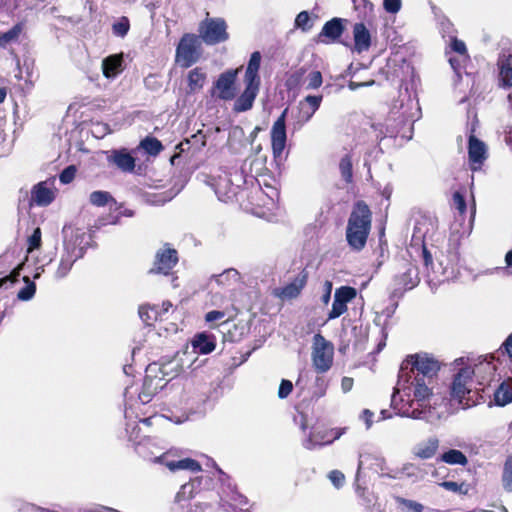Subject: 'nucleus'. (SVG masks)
Instances as JSON below:
<instances>
[{"mask_svg":"<svg viewBox=\"0 0 512 512\" xmlns=\"http://www.w3.org/2000/svg\"><path fill=\"white\" fill-rule=\"evenodd\" d=\"M23 281L25 282V287L18 292L17 297L21 301H28L34 297L36 285L28 276H24Z\"/></svg>","mask_w":512,"mask_h":512,"instance_id":"nucleus-42","label":"nucleus"},{"mask_svg":"<svg viewBox=\"0 0 512 512\" xmlns=\"http://www.w3.org/2000/svg\"><path fill=\"white\" fill-rule=\"evenodd\" d=\"M206 80V73L201 68H194L188 73L187 81L190 92L200 90Z\"/></svg>","mask_w":512,"mask_h":512,"instance_id":"nucleus-34","label":"nucleus"},{"mask_svg":"<svg viewBox=\"0 0 512 512\" xmlns=\"http://www.w3.org/2000/svg\"><path fill=\"white\" fill-rule=\"evenodd\" d=\"M339 170L341 177L346 183L352 182L353 171H352V160L349 155H345L341 158L339 163Z\"/></svg>","mask_w":512,"mask_h":512,"instance_id":"nucleus-44","label":"nucleus"},{"mask_svg":"<svg viewBox=\"0 0 512 512\" xmlns=\"http://www.w3.org/2000/svg\"><path fill=\"white\" fill-rule=\"evenodd\" d=\"M306 72L307 70L305 67H300L291 72L286 79V87L289 90L298 88L301 85Z\"/></svg>","mask_w":512,"mask_h":512,"instance_id":"nucleus-41","label":"nucleus"},{"mask_svg":"<svg viewBox=\"0 0 512 512\" xmlns=\"http://www.w3.org/2000/svg\"><path fill=\"white\" fill-rule=\"evenodd\" d=\"M316 387H317V390L314 392V395L317 398L324 396L326 393V383L323 378H321V377L316 378Z\"/></svg>","mask_w":512,"mask_h":512,"instance_id":"nucleus-62","label":"nucleus"},{"mask_svg":"<svg viewBox=\"0 0 512 512\" xmlns=\"http://www.w3.org/2000/svg\"><path fill=\"white\" fill-rule=\"evenodd\" d=\"M139 317L149 326L155 321L162 320V313L157 306L142 305L139 308Z\"/></svg>","mask_w":512,"mask_h":512,"instance_id":"nucleus-33","label":"nucleus"},{"mask_svg":"<svg viewBox=\"0 0 512 512\" xmlns=\"http://www.w3.org/2000/svg\"><path fill=\"white\" fill-rule=\"evenodd\" d=\"M32 199L39 206L49 205L53 199L54 194L51 189L46 187L45 182L37 184L32 191Z\"/></svg>","mask_w":512,"mask_h":512,"instance_id":"nucleus-30","label":"nucleus"},{"mask_svg":"<svg viewBox=\"0 0 512 512\" xmlns=\"http://www.w3.org/2000/svg\"><path fill=\"white\" fill-rule=\"evenodd\" d=\"M201 56V43L194 34H185L176 48V62L183 68L195 64Z\"/></svg>","mask_w":512,"mask_h":512,"instance_id":"nucleus-6","label":"nucleus"},{"mask_svg":"<svg viewBox=\"0 0 512 512\" xmlns=\"http://www.w3.org/2000/svg\"><path fill=\"white\" fill-rule=\"evenodd\" d=\"M354 46L358 53L367 51L371 45V35L363 23H356L353 27Z\"/></svg>","mask_w":512,"mask_h":512,"instance_id":"nucleus-25","label":"nucleus"},{"mask_svg":"<svg viewBox=\"0 0 512 512\" xmlns=\"http://www.w3.org/2000/svg\"><path fill=\"white\" fill-rule=\"evenodd\" d=\"M239 69H230L219 75L214 83L217 90V97L222 100H232L236 95V79Z\"/></svg>","mask_w":512,"mask_h":512,"instance_id":"nucleus-13","label":"nucleus"},{"mask_svg":"<svg viewBox=\"0 0 512 512\" xmlns=\"http://www.w3.org/2000/svg\"><path fill=\"white\" fill-rule=\"evenodd\" d=\"M199 34L207 45H215L228 39L227 25L222 18H206L199 26Z\"/></svg>","mask_w":512,"mask_h":512,"instance_id":"nucleus-8","label":"nucleus"},{"mask_svg":"<svg viewBox=\"0 0 512 512\" xmlns=\"http://www.w3.org/2000/svg\"><path fill=\"white\" fill-rule=\"evenodd\" d=\"M76 167L74 165L67 166L59 175V180L62 184H69L73 181L76 175Z\"/></svg>","mask_w":512,"mask_h":512,"instance_id":"nucleus-52","label":"nucleus"},{"mask_svg":"<svg viewBox=\"0 0 512 512\" xmlns=\"http://www.w3.org/2000/svg\"><path fill=\"white\" fill-rule=\"evenodd\" d=\"M370 460H374V465L376 466L374 468L375 472L377 473H380L382 476H388V477H391L389 474H385L384 471H385V460L383 458H380V457H374L372 455H369V454H360L359 456V461H358V467H357V473H356V482L359 481V477H360V474H361V470L363 468V465L365 462L367 461H370Z\"/></svg>","mask_w":512,"mask_h":512,"instance_id":"nucleus-31","label":"nucleus"},{"mask_svg":"<svg viewBox=\"0 0 512 512\" xmlns=\"http://www.w3.org/2000/svg\"><path fill=\"white\" fill-rule=\"evenodd\" d=\"M439 447V440L436 437H430L414 446L413 454L420 459H430Z\"/></svg>","mask_w":512,"mask_h":512,"instance_id":"nucleus-29","label":"nucleus"},{"mask_svg":"<svg viewBox=\"0 0 512 512\" xmlns=\"http://www.w3.org/2000/svg\"><path fill=\"white\" fill-rule=\"evenodd\" d=\"M166 465L169 468V470H171V471H176V470L200 471L201 470L200 464L197 461L190 459V458H185V459H181V460H177V461H170Z\"/></svg>","mask_w":512,"mask_h":512,"instance_id":"nucleus-37","label":"nucleus"},{"mask_svg":"<svg viewBox=\"0 0 512 512\" xmlns=\"http://www.w3.org/2000/svg\"><path fill=\"white\" fill-rule=\"evenodd\" d=\"M353 378L344 377L341 381V389L344 393L349 392L353 387Z\"/></svg>","mask_w":512,"mask_h":512,"instance_id":"nucleus-64","label":"nucleus"},{"mask_svg":"<svg viewBox=\"0 0 512 512\" xmlns=\"http://www.w3.org/2000/svg\"><path fill=\"white\" fill-rule=\"evenodd\" d=\"M240 275L236 269L230 268L219 275H215V282L219 286H226L239 281Z\"/></svg>","mask_w":512,"mask_h":512,"instance_id":"nucleus-38","label":"nucleus"},{"mask_svg":"<svg viewBox=\"0 0 512 512\" xmlns=\"http://www.w3.org/2000/svg\"><path fill=\"white\" fill-rule=\"evenodd\" d=\"M107 161L123 172H132L135 168V158L126 149L111 150Z\"/></svg>","mask_w":512,"mask_h":512,"instance_id":"nucleus-22","label":"nucleus"},{"mask_svg":"<svg viewBox=\"0 0 512 512\" xmlns=\"http://www.w3.org/2000/svg\"><path fill=\"white\" fill-rule=\"evenodd\" d=\"M191 344L195 353L206 355L214 351L216 347L215 336L206 332L198 333L194 336Z\"/></svg>","mask_w":512,"mask_h":512,"instance_id":"nucleus-24","label":"nucleus"},{"mask_svg":"<svg viewBox=\"0 0 512 512\" xmlns=\"http://www.w3.org/2000/svg\"><path fill=\"white\" fill-rule=\"evenodd\" d=\"M357 295L355 288L350 286H341L334 293L332 308L328 313L327 320H333L340 317L347 311V303L352 301Z\"/></svg>","mask_w":512,"mask_h":512,"instance_id":"nucleus-12","label":"nucleus"},{"mask_svg":"<svg viewBox=\"0 0 512 512\" xmlns=\"http://www.w3.org/2000/svg\"><path fill=\"white\" fill-rule=\"evenodd\" d=\"M328 478L337 489L341 488L344 485L345 476L339 470H332L329 473Z\"/></svg>","mask_w":512,"mask_h":512,"instance_id":"nucleus-55","label":"nucleus"},{"mask_svg":"<svg viewBox=\"0 0 512 512\" xmlns=\"http://www.w3.org/2000/svg\"><path fill=\"white\" fill-rule=\"evenodd\" d=\"M372 213L368 205L358 201L348 218L346 227V240L354 251H361L366 243L371 230Z\"/></svg>","mask_w":512,"mask_h":512,"instance_id":"nucleus-2","label":"nucleus"},{"mask_svg":"<svg viewBox=\"0 0 512 512\" xmlns=\"http://www.w3.org/2000/svg\"><path fill=\"white\" fill-rule=\"evenodd\" d=\"M293 390V383L290 380L283 379L278 389V397L280 399L287 398Z\"/></svg>","mask_w":512,"mask_h":512,"instance_id":"nucleus-56","label":"nucleus"},{"mask_svg":"<svg viewBox=\"0 0 512 512\" xmlns=\"http://www.w3.org/2000/svg\"><path fill=\"white\" fill-rule=\"evenodd\" d=\"M495 354L480 355L477 357H468L464 367H470L472 378L474 377L479 385L489 383L494 376L496 366L493 364L495 359L500 360V356L505 354L512 359V333L509 334L502 347ZM457 364H464V358L455 361Z\"/></svg>","mask_w":512,"mask_h":512,"instance_id":"nucleus-3","label":"nucleus"},{"mask_svg":"<svg viewBox=\"0 0 512 512\" xmlns=\"http://www.w3.org/2000/svg\"><path fill=\"white\" fill-rule=\"evenodd\" d=\"M140 147L152 156L158 155L164 148L162 143L154 137H146L143 139L140 143Z\"/></svg>","mask_w":512,"mask_h":512,"instance_id":"nucleus-40","label":"nucleus"},{"mask_svg":"<svg viewBox=\"0 0 512 512\" xmlns=\"http://www.w3.org/2000/svg\"><path fill=\"white\" fill-rule=\"evenodd\" d=\"M288 109H284L281 115L273 123L271 128V148L273 157L276 161L282 160V155L286 147L287 133H286V116Z\"/></svg>","mask_w":512,"mask_h":512,"instance_id":"nucleus-9","label":"nucleus"},{"mask_svg":"<svg viewBox=\"0 0 512 512\" xmlns=\"http://www.w3.org/2000/svg\"><path fill=\"white\" fill-rule=\"evenodd\" d=\"M503 483H504V487L508 491L512 490V457L511 456H509L505 462Z\"/></svg>","mask_w":512,"mask_h":512,"instance_id":"nucleus-50","label":"nucleus"},{"mask_svg":"<svg viewBox=\"0 0 512 512\" xmlns=\"http://www.w3.org/2000/svg\"><path fill=\"white\" fill-rule=\"evenodd\" d=\"M185 353H177L173 358L162 361L159 363H151L150 365H156L158 369H155V374L163 377V382H168L169 380L178 376L184 370V363L182 356Z\"/></svg>","mask_w":512,"mask_h":512,"instance_id":"nucleus-17","label":"nucleus"},{"mask_svg":"<svg viewBox=\"0 0 512 512\" xmlns=\"http://www.w3.org/2000/svg\"><path fill=\"white\" fill-rule=\"evenodd\" d=\"M63 233L65 234V240L63 244V252L55 272L56 279H63L66 277L73 264L84 255V248L80 246L82 243V236L76 232L71 235L70 239H67L68 230L66 227H64Z\"/></svg>","mask_w":512,"mask_h":512,"instance_id":"nucleus-4","label":"nucleus"},{"mask_svg":"<svg viewBox=\"0 0 512 512\" xmlns=\"http://www.w3.org/2000/svg\"><path fill=\"white\" fill-rule=\"evenodd\" d=\"M89 201L96 207H103L106 205H116V201L113 196L107 191H93L89 196Z\"/></svg>","mask_w":512,"mask_h":512,"instance_id":"nucleus-36","label":"nucleus"},{"mask_svg":"<svg viewBox=\"0 0 512 512\" xmlns=\"http://www.w3.org/2000/svg\"><path fill=\"white\" fill-rule=\"evenodd\" d=\"M451 48L454 52L465 55L467 53L466 45L462 40L457 39L456 37L452 38Z\"/></svg>","mask_w":512,"mask_h":512,"instance_id":"nucleus-59","label":"nucleus"},{"mask_svg":"<svg viewBox=\"0 0 512 512\" xmlns=\"http://www.w3.org/2000/svg\"><path fill=\"white\" fill-rule=\"evenodd\" d=\"M437 230V221L430 215H419L415 219L412 240L418 244H426V241L432 239Z\"/></svg>","mask_w":512,"mask_h":512,"instance_id":"nucleus-11","label":"nucleus"},{"mask_svg":"<svg viewBox=\"0 0 512 512\" xmlns=\"http://www.w3.org/2000/svg\"><path fill=\"white\" fill-rule=\"evenodd\" d=\"M244 84V91L237 97L234 102L233 110L238 113L248 111L253 107V103L260 89L259 84L249 82H244Z\"/></svg>","mask_w":512,"mask_h":512,"instance_id":"nucleus-20","label":"nucleus"},{"mask_svg":"<svg viewBox=\"0 0 512 512\" xmlns=\"http://www.w3.org/2000/svg\"><path fill=\"white\" fill-rule=\"evenodd\" d=\"M41 246V230L40 228L34 229L33 233L28 238V252L38 249Z\"/></svg>","mask_w":512,"mask_h":512,"instance_id":"nucleus-53","label":"nucleus"},{"mask_svg":"<svg viewBox=\"0 0 512 512\" xmlns=\"http://www.w3.org/2000/svg\"><path fill=\"white\" fill-rule=\"evenodd\" d=\"M488 158L486 144L471 134L468 139V159L470 169L475 172L481 169Z\"/></svg>","mask_w":512,"mask_h":512,"instance_id":"nucleus-14","label":"nucleus"},{"mask_svg":"<svg viewBox=\"0 0 512 512\" xmlns=\"http://www.w3.org/2000/svg\"><path fill=\"white\" fill-rule=\"evenodd\" d=\"M313 26L310 15L307 11H301L295 18V27L308 32Z\"/></svg>","mask_w":512,"mask_h":512,"instance_id":"nucleus-46","label":"nucleus"},{"mask_svg":"<svg viewBox=\"0 0 512 512\" xmlns=\"http://www.w3.org/2000/svg\"><path fill=\"white\" fill-rule=\"evenodd\" d=\"M395 501L402 508L403 512H422L424 509L421 503L401 496L395 497Z\"/></svg>","mask_w":512,"mask_h":512,"instance_id":"nucleus-43","label":"nucleus"},{"mask_svg":"<svg viewBox=\"0 0 512 512\" xmlns=\"http://www.w3.org/2000/svg\"><path fill=\"white\" fill-rule=\"evenodd\" d=\"M307 279V272H300L291 283L282 288L280 296L284 299L296 298L300 294L301 290L305 287Z\"/></svg>","mask_w":512,"mask_h":512,"instance_id":"nucleus-27","label":"nucleus"},{"mask_svg":"<svg viewBox=\"0 0 512 512\" xmlns=\"http://www.w3.org/2000/svg\"><path fill=\"white\" fill-rule=\"evenodd\" d=\"M178 262V253L174 248L165 245L155 256L154 267L151 273H160L167 275Z\"/></svg>","mask_w":512,"mask_h":512,"instance_id":"nucleus-15","label":"nucleus"},{"mask_svg":"<svg viewBox=\"0 0 512 512\" xmlns=\"http://www.w3.org/2000/svg\"><path fill=\"white\" fill-rule=\"evenodd\" d=\"M323 100L322 95H307L298 104L297 122L299 127L309 122L316 111L320 108Z\"/></svg>","mask_w":512,"mask_h":512,"instance_id":"nucleus-18","label":"nucleus"},{"mask_svg":"<svg viewBox=\"0 0 512 512\" xmlns=\"http://www.w3.org/2000/svg\"><path fill=\"white\" fill-rule=\"evenodd\" d=\"M19 276V270H14L9 276L0 278V289L10 288L15 282H17Z\"/></svg>","mask_w":512,"mask_h":512,"instance_id":"nucleus-54","label":"nucleus"},{"mask_svg":"<svg viewBox=\"0 0 512 512\" xmlns=\"http://www.w3.org/2000/svg\"><path fill=\"white\" fill-rule=\"evenodd\" d=\"M103 75L113 79L123 71V56L120 54L110 55L102 61Z\"/></svg>","mask_w":512,"mask_h":512,"instance_id":"nucleus-26","label":"nucleus"},{"mask_svg":"<svg viewBox=\"0 0 512 512\" xmlns=\"http://www.w3.org/2000/svg\"><path fill=\"white\" fill-rule=\"evenodd\" d=\"M224 316H225V313L223 311L212 310V311H209L205 315V320H206V322L211 323V322L223 319Z\"/></svg>","mask_w":512,"mask_h":512,"instance_id":"nucleus-61","label":"nucleus"},{"mask_svg":"<svg viewBox=\"0 0 512 512\" xmlns=\"http://www.w3.org/2000/svg\"><path fill=\"white\" fill-rule=\"evenodd\" d=\"M344 20L342 18H332L327 21L318 35V41L327 43L337 41L344 32Z\"/></svg>","mask_w":512,"mask_h":512,"instance_id":"nucleus-23","label":"nucleus"},{"mask_svg":"<svg viewBox=\"0 0 512 512\" xmlns=\"http://www.w3.org/2000/svg\"><path fill=\"white\" fill-rule=\"evenodd\" d=\"M394 281L397 286L396 290L406 291L413 289L420 281L418 268L412 263H403L401 269L396 274Z\"/></svg>","mask_w":512,"mask_h":512,"instance_id":"nucleus-16","label":"nucleus"},{"mask_svg":"<svg viewBox=\"0 0 512 512\" xmlns=\"http://www.w3.org/2000/svg\"><path fill=\"white\" fill-rule=\"evenodd\" d=\"M156 368L158 369L156 365H148L146 369L142 390L138 395L143 404L149 403L152 397L166 385V382H163V377L155 374Z\"/></svg>","mask_w":512,"mask_h":512,"instance_id":"nucleus-10","label":"nucleus"},{"mask_svg":"<svg viewBox=\"0 0 512 512\" xmlns=\"http://www.w3.org/2000/svg\"><path fill=\"white\" fill-rule=\"evenodd\" d=\"M130 28L129 20L127 17H122L118 22L113 24V33L116 36L124 37Z\"/></svg>","mask_w":512,"mask_h":512,"instance_id":"nucleus-49","label":"nucleus"},{"mask_svg":"<svg viewBox=\"0 0 512 512\" xmlns=\"http://www.w3.org/2000/svg\"><path fill=\"white\" fill-rule=\"evenodd\" d=\"M261 64V54L259 51H255L251 54L250 59L248 61L244 82L259 84L261 83V79L259 76V69Z\"/></svg>","mask_w":512,"mask_h":512,"instance_id":"nucleus-28","label":"nucleus"},{"mask_svg":"<svg viewBox=\"0 0 512 512\" xmlns=\"http://www.w3.org/2000/svg\"><path fill=\"white\" fill-rule=\"evenodd\" d=\"M195 495L193 484L185 483L176 494V501L181 502L191 499Z\"/></svg>","mask_w":512,"mask_h":512,"instance_id":"nucleus-51","label":"nucleus"},{"mask_svg":"<svg viewBox=\"0 0 512 512\" xmlns=\"http://www.w3.org/2000/svg\"><path fill=\"white\" fill-rule=\"evenodd\" d=\"M444 489L448 490V491H451V492H455V493H461L462 492V488L464 486L463 483L459 484L455 481H444L440 484Z\"/></svg>","mask_w":512,"mask_h":512,"instance_id":"nucleus-60","label":"nucleus"},{"mask_svg":"<svg viewBox=\"0 0 512 512\" xmlns=\"http://www.w3.org/2000/svg\"><path fill=\"white\" fill-rule=\"evenodd\" d=\"M24 28L23 23H17L8 31L0 34V46L5 47L7 44L16 41Z\"/></svg>","mask_w":512,"mask_h":512,"instance_id":"nucleus-39","label":"nucleus"},{"mask_svg":"<svg viewBox=\"0 0 512 512\" xmlns=\"http://www.w3.org/2000/svg\"><path fill=\"white\" fill-rule=\"evenodd\" d=\"M190 143L197 145V149H201L206 145V136L203 134L202 131L199 130L197 133L191 136V139H186L185 142H181L179 144V147L183 149L184 145H188Z\"/></svg>","mask_w":512,"mask_h":512,"instance_id":"nucleus-48","label":"nucleus"},{"mask_svg":"<svg viewBox=\"0 0 512 512\" xmlns=\"http://www.w3.org/2000/svg\"><path fill=\"white\" fill-rule=\"evenodd\" d=\"M511 402L512 388L507 381H504L494 392V404L502 407Z\"/></svg>","mask_w":512,"mask_h":512,"instance_id":"nucleus-32","label":"nucleus"},{"mask_svg":"<svg viewBox=\"0 0 512 512\" xmlns=\"http://www.w3.org/2000/svg\"><path fill=\"white\" fill-rule=\"evenodd\" d=\"M332 440H325L323 435L311 434L307 439L304 440L303 445L306 449H314L317 446L330 444Z\"/></svg>","mask_w":512,"mask_h":512,"instance_id":"nucleus-47","label":"nucleus"},{"mask_svg":"<svg viewBox=\"0 0 512 512\" xmlns=\"http://www.w3.org/2000/svg\"><path fill=\"white\" fill-rule=\"evenodd\" d=\"M472 384L473 378L470 367L460 368L453 376L450 395L463 409H467L475 404L470 402V398L467 397L472 392Z\"/></svg>","mask_w":512,"mask_h":512,"instance_id":"nucleus-5","label":"nucleus"},{"mask_svg":"<svg viewBox=\"0 0 512 512\" xmlns=\"http://www.w3.org/2000/svg\"><path fill=\"white\" fill-rule=\"evenodd\" d=\"M440 363L426 354L409 355L400 365L391 406L402 417L434 424L443 412L437 408L438 397L433 393Z\"/></svg>","mask_w":512,"mask_h":512,"instance_id":"nucleus-1","label":"nucleus"},{"mask_svg":"<svg viewBox=\"0 0 512 512\" xmlns=\"http://www.w3.org/2000/svg\"><path fill=\"white\" fill-rule=\"evenodd\" d=\"M384 9L388 13H397L401 9V0H384Z\"/></svg>","mask_w":512,"mask_h":512,"instance_id":"nucleus-58","label":"nucleus"},{"mask_svg":"<svg viewBox=\"0 0 512 512\" xmlns=\"http://www.w3.org/2000/svg\"><path fill=\"white\" fill-rule=\"evenodd\" d=\"M332 293V282L325 281L324 283V294L321 297V300L324 304H328L331 298Z\"/></svg>","mask_w":512,"mask_h":512,"instance_id":"nucleus-63","label":"nucleus"},{"mask_svg":"<svg viewBox=\"0 0 512 512\" xmlns=\"http://www.w3.org/2000/svg\"><path fill=\"white\" fill-rule=\"evenodd\" d=\"M312 362L319 373L327 372L332 366L333 346L320 333L313 337Z\"/></svg>","mask_w":512,"mask_h":512,"instance_id":"nucleus-7","label":"nucleus"},{"mask_svg":"<svg viewBox=\"0 0 512 512\" xmlns=\"http://www.w3.org/2000/svg\"><path fill=\"white\" fill-rule=\"evenodd\" d=\"M304 82L306 83V90H316L323 83L322 73L318 70H313L307 74Z\"/></svg>","mask_w":512,"mask_h":512,"instance_id":"nucleus-45","label":"nucleus"},{"mask_svg":"<svg viewBox=\"0 0 512 512\" xmlns=\"http://www.w3.org/2000/svg\"><path fill=\"white\" fill-rule=\"evenodd\" d=\"M453 204L455 208L459 211L460 214H464L466 212L467 206L464 196L456 191L453 194Z\"/></svg>","mask_w":512,"mask_h":512,"instance_id":"nucleus-57","label":"nucleus"},{"mask_svg":"<svg viewBox=\"0 0 512 512\" xmlns=\"http://www.w3.org/2000/svg\"><path fill=\"white\" fill-rule=\"evenodd\" d=\"M441 461L450 465L465 466L468 459L463 452L457 449H450L441 455Z\"/></svg>","mask_w":512,"mask_h":512,"instance_id":"nucleus-35","label":"nucleus"},{"mask_svg":"<svg viewBox=\"0 0 512 512\" xmlns=\"http://www.w3.org/2000/svg\"><path fill=\"white\" fill-rule=\"evenodd\" d=\"M206 183L214 190L218 199L227 202L235 195L234 187L227 174L207 177Z\"/></svg>","mask_w":512,"mask_h":512,"instance_id":"nucleus-19","label":"nucleus"},{"mask_svg":"<svg viewBox=\"0 0 512 512\" xmlns=\"http://www.w3.org/2000/svg\"><path fill=\"white\" fill-rule=\"evenodd\" d=\"M498 80L499 85L504 88L512 86V51L503 50L499 55L498 62Z\"/></svg>","mask_w":512,"mask_h":512,"instance_id":"nucleus-21","label":"nucleus"}]
</instances>
